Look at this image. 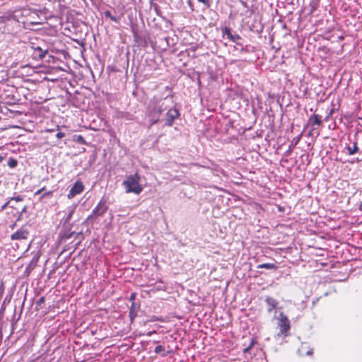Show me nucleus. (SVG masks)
<instances>
[{
    "mask_svg": "<svg viewBox=\"0 0 362 362\" xmlns=\"http://www.w3.org/2000/svg\"><path fill=\"white\" fill-rule=\"evenodd\" d=\"M169 108L168 98L159 99L151 101L146 109V115L148 119V128L156 124L160 120L161 114Z\"/></svg>",
    "mask_w": 362,
    "mask_h": 362,
    "instance_id": "nucleus-1",
    "label": "nucleus"
},
{
    "mask_svg": "<svg viewBox=\"0 0 362 362\" xmlns=\"http://www.w3.org/2000/svg\"><path fill=\"white\" fill-rule=\"evenodd\" d=\"M140 179L138 173L127 176L122 182L125 192L139 194L143 191V187L140 185Z\"/></svg>",
    "mask_w": 362,
    "mask_h": 362,
    "instance_id": "nucleus-2",
    "label": "nucleus"
},
{
    "mask_svg": "<svg viewBox=\"0 0 362 362\" xmlns=\"http://www.w3.org/2000/svg\"><path fill=\"white\" fill-rule=\"evenodd\" d=\"M107 210L106 201L103 199H100L97 206L93 209L92 213L88 217V220L93 219L98 216H103Z\"/></svg>",
    "mask_w": 362,
    "mask_h": 362,
    "instance_id": "nucleus-3",
    "label": "nucleus"
},
{
    "mask_svg": "<svg viewBox=\"0 0 362 362\" xmlns=\"http://www.w3.org/2000/svg\"><path fill=\"white\" fill-rule=\"evenodd\" d=\"M166 112L165 125L168 127L173 126L174 121L180 115L179 110L176 107H169Z\"/></svg>",
    "mask_w": 362,
    "mask_h": 362,
    "instance_id": "nucleus-4",
    "label": "nucleus"
},
{
    "mask_svg": "<svg viewBox=\"0 0 362 362\" xmlns=\"http://www.w3.org/2000/svg\"><path fill=\"white\" fill-rule=\"evenodd\" d=\"M279 327L280 332L282 334H285L290 329V322L286 315L284 313L279 314Z\"/></svg>",
    "mask_w": 362,
    "mask_h": 362,
    "instance_id": "nucleus-5",
    "label": "nucleus"
},
{
    "mask_svg": "<svg viewBox=\"0 0 362 362\" xmlns=\"http://www.w3.org/2000/svg\"><path fill=\"white\" fill-rule=\"evenodd\" d=\"M84 189L83 185L81 180H77L70 189L67 197L72 199L77 194H81Z\"/></svg>",
    "mask_w": 362,
    "mask_h": 362,
    "instance_id": "nucleus-6",
    "label": "nucleus"
},
{
    "mask_svg": "<svg viewBox=\"0 0 362 362\" xmlns=\"http://www.w3.org/2000/svg\"><path fill=\"white\" fill-rule=\"evenodd\" d=\"M76 235V237L81 235L82 233H76L75 231H71V228H64L62 229L59 235V240L61 242H66L69 239H70L74 235Z\"/></svg>",
    "mask_w": 362,
    "mask_h": 362,
    "instance_id": "nucleus-7",
    "label": "nucleus"
},
{
    "mask_svg": "<svg viewBox=\"0 0 362 362\" xmlns=\"http://www.w3.org/2000/svg\"><path fill=\"white\" fill-rule=\"evenodd\" d=\"M29 233L25 228H21L11 236V240H25L28 238Z\"/></svg>",
    "mask_w": 362,
    "mask_h": 362,
    "instance_id": "nucleus-8",
    "label": "nucleus"
},
{
    "mask_svg": "<svg viewBox=\"0 0 362 362\" xmlns=\"http://www.w3.org/2000/svg\"><path fill=\"white\" fill-rule=\"evenodd\" d=\"M31 48L34 50V54L35 57L39 59H43L46 54H47V49H44L39 45H35L34 43L31 42Z\"/></svg>",
    "mask_w": 362,
    "mask_h": 362,
    "instance_id": "nucleus-9",
    "label": "nucleus"
},
{
    "mask_svg": "<svg viewBox=\"0 0 362 362\" xmlns=\"http://www.w3.org/2000/svg\"><path fill=\"white\" fill-rule=\"evenodd\" d=\"M35 195H40V199L42 200L44 198H50L52 196V191H46L45 188L43 187L39 190H37Z\"/></svg>",
    "mask_w": 362,
    "mask_h": 362,
    "instance_id": "nucleus-10",
    "label": "nucleus"
},
{
    "mask_svg": "<svg viewBox=\"0 0 362 362\" xmlns=\"http://www.w3.org/2000/svg\"><path fill=\"white\" fill-rule=\"evenodd\" d=\"M265 302L268 305L267 311L271 313L277 305L278 302L276 300L272 297H267L265 299Z\"/></svg>",
    "mask_w": 362,
    "mask_h": 362,
    "instance_id": "nucleus-11",
    "label": "nucleus"
},
{
    "mask_svg": "<svg viewBox=\"0 0 362 362\" xmlns=\"http://www.w3.org/2000/svg\"><path fill=\"white\" fill-rule=\"evenodd\" d=\"M76 206H71L67 208V214L63 218L64 220V224H67L71 219L72 216L75 211Z\"/></svg>",
    "mask_w": 362,
    "mask_h": 362,
    "instance_id": "nucleus-12",
    "label": "nucleus"
},
{
    "mask_svg": "<svg viewBox=\"0 0 362 362\" xmlns=\"http://www.w3.org/2000/svg\"><path fill=\"white\" fill-rule=\"evenodd\" d=\"M139 306L136 305V304L134 302L132 303L129 310V317L132 321H133L134 319L136 317L137 310L139 309Z\"/></svg>",
    "mask_w": 362,
    "mask_h": 362,
    "instance_id": "nucleus-13",
    "label": "nucleus"
},
{
    "mask_svg": "<svg viewBox=\"0 0 362 362\" xmlns=\"http://www.w3.org/2000/svg\"><path fill=\"white\" fill-rule=\"evenodd\" d=\"M346 149L348 151L349 155H354V154L356 153L359 150L356 141H354L353 142L352 146L347 145L346 146Z\"/></svg>",
    "mask_w": 362,
    "mask_h": 362,
    "instance_id": "nucleus-14",
    "label": "nucleus"
},
{
    "mask_svg": "<svg viewBox=\"0 0 362 362\" xmlns=\"http://www.w3.org/2000/svg\"><path fill=\"white\" fill-rule=\"evenodd\" d=\"M228 39L231 42H235L237 45L240 46L242 47V49H243V44L240 42H239L240 40H242V37L238 34H236V33L233 34V33H232V35H230Z\"/></svg>",
    "mask_w": 362,
    "mask_h": 362,
    "instance_id": "nucleus-15",
    "label": "nucleus"
},
{
    "mask_svg": "<svg viewBox=\"0 0 362 362\" xmlns=\"http://www.w3.org/2000/svg\"><path fill=\"white\" fill-rule=\"evenodd\" d=\"M257 269H267L271 270H276L278 267L274 263H264L261 264H258L257 266Z\"/></svg>",
    "mask_w": 362,
    "mask_h": 362,
    "instance_id": "nucleus-16",
    "label": "nucleus"
},
{
    "mask_svg": "<svg viewBox=\"0 0 362 362\" xmlns=\"http://www.w3.org/2000/svg\"><path fill=\"white\" fill-rule=\"evenodd\" d=\"M309 121L310 122H312L313 126H314V125L320 126L322 123V121L321 120L320 117L318 115H312L310 117Z\"/></svg>",
    "mask_w": 362,
    "mask_h": 362,
    "instance_id": "nucleus-17",
    "label": "nucleus"
},
{
    "mask_svg": "<svg viewBox=\"0 0 362 362\" xmlns=\"http://www.w3.org/2000/svg\"><path fill=\"white\" fill-rule=\"evenodd\" d=\"M74 141L81 144H86V142L82 135H74Z\"/></svg>",
    "mask_w": 362,
    "mask_h": 362,
    "instance_id": "nucleus-18",
    "label": "nucleus"
},
{
    "mask_svg": "<svg viewBox=\"0 0 362 362\" xmlns=\"http://www.w3.org/2000/svg\"><path fill=\"white\" fill-rule=\"evenodd\" d=\"M104 15L106 18H110L114 22H117L119 20V18L117 16H112L111 14V12L108 10L104 12Z\"/></svg>",
    "mask_w": 362,
    "mask_h": 362,
    "instance_id": "nucleus-19",
    "label": "nucleus"
},
{
    "mask_svg": "<svg viewBox=\"0 0 362 362\" xmlns=\"http://www.w3.org/2000/svg\"><path fill=\"white\" fill-rule=\"evenodd\" d=\"M221 30H222L223 37L226 35L227 37L228 38L230 37V35H232L230 28H229L228 27H225V28H222Z\"/></svg>",
    "mask_w": 362,
    "mask_h": 362,
    "instance_id": "nucleus-20",
    "label": "nucleus"
},
{
    "mask_svg": "<svg viewBox=\"0 0 362 362\" xmlns=\"http://www.w3.org/2000/svg\"><path fill=\"white\" fill-rule=\"evenodd\" d=\"M18 165V161L14 159V158H9V160H8V165L10 167V168H15Z\"/></svg>",
    "mask_w": 362,
    "mask_h": 362,
    "instance_id": "nucleus-21",
    "label": "nucleus"
},
{
    "mask_svg": "<svg viewBox=\"0 0 362 362\" xmlns=\"http://www.w3.org/2000/svg\"><path fill=\"white\" fill-rule=\"evenodd\" d=\"M197 1L202 4L206 8H209L211 6L212 0H197Z\"/></svg>",
    "mask_w": 362,
    "mask_h": 362,
    "instance_id": "nucleus-22",
    "label": "nucleus"
},
{
    "mask_svg": "<svg viewBox=\"0 0 362 362\" xmlns=\"http://www.w3.org/2000/svg\"><path fill=\"white\" fill-rule=\"evenodd\" d=\"M23 200V197H22L21 195L15 196L10 199V201H11V203L13 202H22Z\"/></svg>",
    "mask_w": 362,
    "mask_h": 362,
    "instance_id": "nucleus-23",
    "label": "nucleus"
},
{
    "mask_svg": "<svg viewBox=\"0 0 362 362\" xmlns=\"http://www.w3.org/2000/svg\"><path fill=\"white\" fill-rule=\"evenodd\" d=\"M335 110H336V109H335V108H332V109L329 110V113L327 114V116L325 117V120L326 122H327V121H329V120L330 117L332 116V115H333V113L335 112Z\"/></svg>",
    "mask_w": 362,
    "mask_h": 362,
    "instance_id": "nucleus-24",
    "label": "nucleus"
},
{
    "mask_svg": "<svg viewBox=\"0 0 362 362\" xmlns=\"http://www.w3.org/2000/svg\"><path fill=\"white\" fill-rule=\"evenodd\" d=\"M164 351V347L161 345L156 346L154 349L156 354H160Z\"/></svg>",
    "mask_w": 362,
    "mask_h": 362,
    "instance_id": "nucleus-25",
    "label": "nucleus"
},
{
    "mask_svg": "<svg viewBox=\"0 0 362 362\" xmlns=\"http://www.w3.org/2000/svg\"><path fill=\"white\" fill-rule=\"evenodd\" d=\"M300 137H301V136H300H300H297V137H295V138L293 139V141H292V142H291V144H292L293 146H296V145L298 143L299 140L300 139Z\"/></svg>",
    "mask_w": 362,
    "mask_h": 362,
    "instance_id": "nucleus-26",
    "label": "nucleus"
},
{
    "mask_svg": "<svg viewBox=\"0 0 362 362\" xmlns=\"http://www.w3.org/2000/svg\"><path fill=\"white\" fill-rule=\"evenodd\" d=\"M253 345H254V340H253V339H252V341H251V342H250V344L249 346H248V347H247V348H245V349H244V353H247V352H249V351L251 349V348L253 346Z\"/></svg>",
    "mask_w": 362,
    "mask_h": 362,
    "instance_id": "nucleus-27",
    "label": "nucleus"
},
{
    "mask_svg": "<svg viewBox=\"0 0 362 362\" xmlns=\"http://www.w3.org/2000/svg\"><path fill=\"white\" fill-rule=\"evenodd\" d=\"M11 204V201H10V199L6 202L2 206H1V210H4L5 209L7 206H9L10 204Z\"/></svg>",
    "mask_w": 362,
    "mask_h": 362,
    "instance_id": "nucleus-28",
    "label": "nucleus"
},
{
    "mask_svg": "<svg viewBox=\"0 0 362 362\" xmlns=\"http://www.w3.org/2000/svg\"><path fill=\"white\" fill-rule=\"evenodd\" d=\"M64 136H65V134L62 132H59L56 134V136L58 139H62V138L64 137Z\"/></svg>",
    "mask_w": 362,
    "mask_h": 362,
    "instance_id": "nucleus-29",
    "label": "nucleus"
},
{
    "mask_svg": "<svg viewBox=\"0 0 362 362\" xmlns=\"http://www.w3.org/2000/svg\"><path fill=\"white\" fill-rule=\"evenodd\" d=\"M26 209H27V206H24L22 208L21 211H20V213H19V216H18V220H19V219H20V217L21 216V215L23 214V213H24V212H25V211H26Z\"/></svg>",
    "mask_w": 362,
    "mask_h": 362,
    "instance_id": "nucleus-30",
    "label": "nucleus"
},
{
    "mask_svg": "<svg viewBox=\"0 0 362 362\" xmlns=\"http://www.w3.org/2000/svg\"><path fill=\"white\" fill-rule=\"evenodd\" d=\"M45 302V297H41L37 302V305H40V304Z\"/></svg>",
    "mask_w": 362,
    "mask_h": 362,
    "instance_id": "nucleus-31",
    "label": "nucleus"
},
{
    "mask_svg": "<svg viewBox=\"0 0 362 362\" xmlns=\"http://www.w3.org/2000/svg\"><path fill=\"white\" fill-rule=\"evenodd\" d=\"M136 298V293H132L129 297V300L130 301H132V303L134 302V299Z\"/></svg>",
    "mask_w": 362,
    "mask_h": 362,
    "instance_id": "nucleus-32",
    "label": "nucleus"
},
{
    "mask_svg": "<svg viewBox=\"0 0 362 362\" xmlns=\"http://www.w3.org/2000/svg\"><path fill=\"white\" fill-rule=\"evenodd\" d=\"M9 206L13 209H16V204H13V202H12Z\"/></svg>",
    "mask_w": 362,
    "mask_h": 362,
    "instance_id": "nucleus-33",
    "label": "nucleus"
},
{
    "mask_svg": "<svg viewBox=\"0 0 362 362\" xmlns=\"http://www.w3.org/2000/svg\"><path fill=\"white\" fill-rule=\"evenodd\" d=\"M359 209H360L361 211H362V204H361V205H360V206H359Z\"/></svg>",
    "mask_w": 362,
    "mask_h": 362,
    "instance_id": "nucleus-34",
    "label": "nucleus"
}]
</instances>
